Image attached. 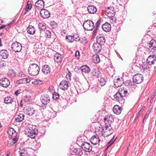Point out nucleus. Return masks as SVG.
Here are the masks:
<instances>
[{"instance_id":"nucleus-40","label":"nucleus","mask_w":156,"mask_h":156,"mask_svg":"<svg viewBox=\"0 0 156 156\" xmlns=\"http://www.w3.org/2000/svg\"><path fill=\"white\" fill-rule=\"evenodd\" d=\"M67 41L68 42H72L74 40V36L69 35L67 36L66 37Z\"/></svg>"},{"instance_id":"nucleus-3","label":"nucleus","mask_w":156,"mask_h":156,"mask_svg":"<svg viewBox=\"0 0 156 156\" xmlns=\"http://www.w3.org/2000/svg\"><path fill=\"white\" fill-rule=\"evenodd\" d=\"M7 132L9 135V137L12 139L11 144L13 145L18 141L17 133L14 129L12 128H9L7 131Z\"/></svg>"},{"instance_id":"nucleus-42","label":"nucleus","mask_w":156,"mask_h":156,"mask_svg":"<svg viewBox=\"0 0 156 156\" xmlns=\"http://www.w3.org/2000/svg\"><path fill=\"white\" fill-rule=\"evenodd\" d=\"M50 25L51 27L53 29H55L57 27V24L54 21L50 22Z\"/></svg>"},{"instance_id":"nucleus-37","label":"nucleus","mask_w":156,"mask_h":156,"mask_svg":"<svg viewBox=\"0 0 156 156\" xmlns=\"http://www.w3.org/2000/svg\"><path fill=\"white\" fill-rule=\"evenodd\" d=\"M4 101L6 104H10L13 101V99L12 97L7 96L4 98Z\"/></svg>"},{"instance_id":"nucleus-39","label":"nucleus","mask_w":156,"mask_h":156,"mask_svg":"<svg viewBox=\"0 0 156 156\" xmlns=\"http://www.w3.org/2000/svg\"><path fill=\"white\" fill-rule=\"evenodd\" d=\"M8 75L10 77H13L16 76V73L13 70L10 69L8 71Z\"/></svg>"},{"instance_id":"nucleus-28","label":"nucleus","mask_w":156,"mask_h":156,"mask_svg":"<svg viewBox=\"0 0 156 156\" xmlns=\"http://www.w3.org/2000/svg\"><path fill=\"white\" fill-rule=\"evenodd\" d=\"M122 109V108L117 105H115L113 108V112L117 115H119L121 113Z\"/></svg>"},{"instance_id":"nucleus-43","label":"nucleus","mask_w":156,"mask_h":156,"mask_svg":"<svg viewBox=\"0 0 156 156\" xmlns=\"http://www.w3.org/2000/svg\"><path fill=\"white\" fill-rule=\"evenodd\" d=\"M106 81L103 78H101L99 81V84L101 87L104 86L106 83Z\"/></svg>"},{"instance_id":"nucleus-62","label":"nucleus","mask_w":156,"mask_h":156,"mask_svg":"<svg viewBox=\"0 0 156 156\" xmlns=\"http://www.w3.org/2000/svg\"><path fill=\"white\" fill-rule=\"evenodd\" d=\"M73 3L75 5H77V0H73L72 1Z\"/></svg>"},{"instance_id":"nucleus-45","label":"nucleus","mask_w":156,"mask_h":156,"mask_svg":"<svg viewBox=\"0 0 156 156\" xmlns=\"http://www.w3.org/2000/svg\"><path fill=\"white\" fill-rule=\"evenodd\" d=\"M67 70L68 72L66 73V77L67 80H70L72 74L70 71L68 70V69H67Z\"/></svg>"},{"instance_id":"nucleus-11","label":"nucleus","mask_w":156,"mask_h":156,"mask_svg":"<svg viewBox=\"0 0 156 156\" xmlns=\"http://www.w3.org/2000/svg\"><path fill=\"white\" fill-rule=\"evenodd\" d=\"M79 70H80V72L81 71V73L83 76L85 74L89 73L90 71V69L89 67L86 65L82 66Z\"/></svg>"},{"instance_id":"nucleus-57","label":"nucleus","mask_w":156,"mask_h":156,"mask_svg":"<svg viewBox=\"0 0 156 156\" xmlns=\"http://www.w3.org/2000/svg\"><path fill=\"white\" fill-rule=\"evenodd\" d=\"M10 25V24H9L8 25H2V26L1 27H0V30L5 28V27H6L7 26H9Z\"/></svg>"},{"instance_id":"nucleus-18","label":"nucleus","mask_w":156,"mask_h":156,"mask_svg":"<svg viewBox=\"0 0 156 156\" xmlns=\"http://www.w3.org/2000/svg\"><path fill=\"white\" fill-rule=\"evenodd\" d=\"M155 55L154 54L152 55L149 56L147 59V64L150 65H151L154 64L156 60Z\"/></svg>"},{"instance_id":"nucleus-1","label":"nucleus","mask_w":156,"mask_h":156,"mask_svg":"<svg viewBox=\"0 0 156 156\" xmlns=\"http://www.w3.org/2000/svg\"><path fill=\"white\" fill-rule=\"evenodd\" d=\"M105 125V135L106 137H108L113 132L112 127L111 126V124L113 121V119L112 115H110L108 117L105 116L104 119Z\"/></svg>"},{"instance_id":"nucleus-30","label":"nucleus","mask_w":156,"mask_h":156,"mask_svg":"<svg viewBox=\"0 0 156 156\" xmlns=\"http://www.w3.org/2000/svg\"><path fill=\"white\" fill-rule=\"evenodd\" d=\"M102 28L104 31L106 32H109L111 30V25L109 23H105L102 25Z\"/></svg>"},{"instance_id":"nucleus-23","label":"nucleus","mask_w":156,"mask_h":156,"mask_svg":"<svg viewBox=\"0 0 156 156\" xmlns=\"http://www.w3.org/2000/svg\"><path fill=\"white\" fill-rule=\"evenodd\" d=\"M92 74L93 76L96 78H98L101 76V73L98 69H94L92 71Z\"/></svg>"},{"instance_id":"nucleus-19","label":"nucleus","mask_w":156,"mask_h":156,"mask_svg":"<svg viewBox=\"0 0 156 156\" xmlns=\"http://www.w3.org/2000/svg\"><path fill=\"white\" fill-rule=\"evenodd\" d=\"M114 85L117 87L121 86L124 83V81L122 78L121 79L119 78L115 79L114 80Z\"/></svg>"},{"instance_id":"nucleus-24","label":"nucleus","mask_w":156,"mask_h":156,"mask_svg":"<svg viewBox=\"0 0 156 156\" xmlns=\"http://www.w3.org/2000/svg\"><path fill=\"white\" fill-rule=\"evenodd\" d=\"M90 140L92 144L96 145L100 142V140L98 136L94 135L91 138Z\"/></svg>"},{"instance_id":"nucleus-27","label":"nucleus","mask_w":156,"mask_h":156,"mask_svg":"<svg viewBox=\"0 0 156 156\" xmlns=\"http://www.w3.org/2000/svg\"><path fill=\"white\" fill-rule=\"evenodd\" d=\"M62 56L59 53L55 54L54 56V60L58 63H61L62 60Z\"/></svg>"},{"instance_id":"nucleus-36","label":"nucleus","mask_w":156,"mask_h":156,"mask_svg":"<svg viewBox=\"0 0 156 156\" xmlns=\"http://www.w3.org/2000/svg\"><path fill=\"white\" fill-rule=\"evenodd\" d=\"M80 41V43L81 44V46L85 45L87 42V38L85 37H80L79 39V41Z\"/></svg>"},{"instance_id":"nucleus-33","label":"nucleus","mask_w":156,"mask_h":156,"mask_svg":"<svg viewBox=\"0 0 156 156\" xmlns=\"http://www.w3.org/2000/svg\"><path fill=\"white\" fill-rule=\"evenodd\" d=\"M1 56L4 59L7 58L9 55V53L7 51L2 50L0 51Z\"/></svg>"},{"instance_id":"nucleus-58","label":"nucleus","mask_w":156,"mask_h":156,"mask_svg":"<svg viewBox=\"0 0 156 156\" xmlns=\"http://www.w3.org/2000/svg\"><path fill=\"white\" fill-rule=\"evenodd\" d=\"M113 143L112 142V141L110 140L109 142H108V143L107 144V145L108 146V147H110L112 144Z\"/></svg>"},{"instance_id":"nucleus-60","label":"nucleus","mask_w":156,"mask_h":156,"mask_svg":"<svg viewBox=\"0 0 156 156\" xmlns=\"http://www.w3.org/2000/svg\"><path fill=\"white\" fill-rule=\"evenodd\" d=\"M23 73L21 71L19 72V73H17V75L19 76H22Z\"/></svg>"},{"instance_id":"nucleus-7","label":"nucleus","mask_w":156,"mask_h":156,"mask_svg":"<svg viewBox=\"0 0 156 156\" xmlns=\"http://www.w3.org/2000/svg\"><path fill=\"white\" fill-rule=\"evenodd\" d=\"M81 148L86 152H90L92 150L91 145L89 143L84 142L81 145Z\"/></svg>"},{"instance_id":"nucleus-8","label":"nucleus","mask_w":156,"mask_h":156,"mask_svg":"<svg viewBox=\"0 0 156 156\" xmlns=\"http://www.w3.org/2000/svg\"><path fill=\"white\" fill-rule=\"evenodd\" d=\"M11 48L15 52H20L22 50V46L20 43L16 41L12 44Z\"/></svg>"},{"instance_id":"nucleus-2","label":"nucleus","mask_w":156,"mask_h":156,"mask_svg":"<svg viewBox=\"0 0 156 156\" xmlns=\"http://www.w3.org/2000/svg\"><path fill=\"white\" fill-rule=\"evenodd\" d=\"M25 133L28 137L32 139H34L35 136L37 135L38 130L35 126H31L25 129L24 131Z\"/></svg>"},{"instance_id":"nucleus-56","label":"nucleus","mask_w":156,"mask_h":156,"mask_svg":"<svg viewBox=\"0 0 156 156\" xmlns=\"http://www.w3.org/2000/svg\"><path fill=\"white\" fill-rule=\"evenodd\" d=\"M66 30H62L61 32V34L62 36H64L66 34Z\"/></svg>"},{"instance_id":"nucleus-12","label":"nucleus","mask_w":156,"mask_h":156,"mask_svg":"<svg viewBox=\"0 0 156 156\" xmlns=\"http://www.w3.org/2000/svg\"><path fill=\"white\" fill-rule=\"evenodd\" d=\"M41 17L44 19L49 18L50 15V12L45 9H42L40 11Z\"/></svg>"},{"instance_id":"nucleus-44","label":"nucleus","mask_w":156,"mask_h":156,"mask_svg":"<svg viewBox=\"0 0 156 156\" xmlns=\"http://www.w3.org/2000/svg\"><path fill=\"white\" fill-rule=\"evenodd\" d=\"M34 147L35 150L38 149L41 146V144L40 142L34 143Z\"/></svg>"},{"instance_id":"nucleus-16","label":"nucleus","mask_w":156,"mask_h":156,"mask_svg":"<svg viewBox=\"0 0 156 156\" xmlns=\"http://www.w3.org/2000/svg\"><path fill=\"white\" fill-rule=\"evenodd\" d=\"M106 11L107 14V15L108 17L114 16L115 15V11L114 10L113 7L111 6L108 7Z\"/></svg>"},{"instance_id":"nucleus-50","label":"nucleus","mask_w":156,"mask_h":156,"mask_svg":"<svg viewBox=\"0 0 156 156\" xmlns=\"http://www.w3.org/2000/svg\"><path fill=\"white\" fill-rule=\"evenodd\" d=\"M29 2H27V8L26 9V12L27 11H28V10L27 9L30 10L31 9L32 7V5L30 3H29Z\"/></svg>"},{"instance_id":"nucleus-5","label":"nucleus","mask_w":156,"mask_h":156,"mask_svg":"<svg viewBox=\"0 0 156 156\" xmlns=\"http://www.w3.org/2000/svg\"><path fill=\"white\" fill-rule=\"evenodd\" d=\"M84 29L87 31H91L95 27L94 23L90 20L85 21L83 23Z\"/></svg>"},{"instance_id":"nucleus-59","label":"nucleus","mask_w":156,"mask_h":156,"mask_svg":"<svg viewBox=\"0 0 156 156\" xmlns=\"http://www.w3.org/2000/svg\"><path fill=\"white\" fill-rule=\"evenodd\" d=\"M79 152L78 155L79 156H81V154H83V152L80 148L79 149Z\"/></svg>"},{"instance_id":"nucleus-41","label":"nucleus","mask_w":156,"mask_h":156,"mask_svg":"<svg viewBox=\"0 0 156 156\" xmlns=\"http://www.w3.org/2000/svg\"><path fill=\"white\" fill-rule=\"evenodd\" d=\"M32 83L35 85H40L42 84L43 82L40 80H35L32 81Z\"/></svg>"},{"instance_id":"nucleus-6","label":"nucleus","mask_w":156,"mask_h":156,"mask_svg":"<svg viewBox=\"0 0 156 156\" xmlns=\"http://www.w3.org/2000/svg\"><path fill=\"white\" fill-rule=\"evenodd\" d=\"M149 47L148 50L152 54L156 55V41L154 40H151L149 43Z\"/></svg>"},{"instance_id":"nucleus-20","label":"nucleus","mask_w":156,"mask_h":156,"mask_svg":"<svg viewBox=\"0 0 156 156\" xmlns=\"http://www.w3.org/2000/svg\"><path fill=\"white\" fill-rule=\"evenodd\" d=\"M35 112V110L33 107L31 106H26L25 110V112L28 115H32Z\"/></svg>"},{"instance_id":"nucleus-35","label":"nucleus","mask_w":156,"mask_h":156,"mask_svg":"<svg viewBox=\"0 0 156 156\" xmlns=\"http://www.w3.org/2000/svg\"><path fill=\"white\" fill-rule=\"evenodd\" d=\"M93 62L95 63H98L100 62V58L99 56L97 54L93 55L92 58Z\"/></svg>"},{"instance_id":"nucleus-29","label":"nucleus","mask_w":156,"mask_h":156,"mask_svg":"<svg viewBox=\"0 0 156 156\" xmlns=\"http://www.w3.org/2000/svg\"><path fill=\"white\" fill-rule=\"evenodd\" d=\"M87 10L89 13L90 14L95 13L97 10L96 7L93 5H89L87 7Z\"/></svg>"},{"instance_id":"nucleus-10","label":"nucleus","mask_w":156,"mask_h":156,"mask_svg":"<svg viewBox=\"0 0 156 156\" xmlns=\"http://www.w3.org/2000/svg\"><path fill=\"white\" fill-rule=\"evenodd\" d=\"M9 80L7 78H2L0 79V85L6 88L9 85Z\"/></svg>"},{"instance_id":"nucleus-4","label":"nucleus","mask_w":156,"mask_h":156,"mask_svg":"<svg viewBox=\"0 0 156 156\" xmlns=\"http://www.w3.org/2000/svg\"><path fill=\"white\" fill-rule=\"evenodd\" d=\"M29 73L31 75L35 76L37 75L40 71V68L38 65L35 63L30 64L28 69Z\"/></svg>"},{"instance_id":"nucleus-38","label":"nucleus","mask_w":156,"mask_h":156,"mask_svg":"<svg viewBox=\"0 0 156 156\" xmlns=\"http://www.w3.org/2000/svg\"><path fill=\"white\" fill-rule=\"evenodd\" d=\"M38 26L40 31H44L46 29V26L45 24L44 23H39Z\"/></svg>"},{"instance_id":"nucleus-32","label":"nucleus","mask_w":156,"mask_h":156,"mask_svg":"<svg viewBox=\"0 0 156 156\" xmlns=\"http://www.w3.org/2000/svg\"><path fill=\"white\" fill-rule=\"evenodd\" d=\"M25 115L23 114L19 113L15 118V121L16 122H20L24 119Z\"/></svg>"},{"instance_id":"nucleus-34","label":"nucleus","mask_w":156,"mask_h":156,"mask_svg":"<svg viewBox=\"0 0 156 156\" xmlns=\"http://www.w3.org/2000/svg\"><path fill=\"white\" fill-rule=\"evenodd\" d=\"M35 30L34 26L30 25L27 28L28 33L31 34H33L35 33Z\"/></svg>"},{"instance_id":"nucleus-14","label":"nucleus","mask_w":156,"mask_h":156,"mask_svg":"<svg viewBox=\"0 0 156 156\" xmlns=\"http://www.w3.org/2000/svg\"><path fill=\"white\" fill-rule=\"evenodd\" d=\"M114 97L115 100L122 105L125 102V99L120 95V94L118 93L117 92L115 94Z\"/></svg>"},{"instance_id":"nucleus-31","label":"nucleus","mask_w":156,"mask_h":156,"mask_svg":"<svg viewBox=\"0 0 156 156\" xmlns=\"http://www.w3.org/2000/svg\"><path fill=\"white\" fill-rule=\"evenodd\" d=\"M19 152L20 156H26L27 154V149L22 147H20Z\"/></svg>"},{"instance_id":"nucleus-21","label":"nucleus","mask_w":156,"mask_h":156,"mask_svg":"<svg viewBox=\"0 0 156 156\" xmlns=\"http://www.w3.org/2000/svg\"><path fill=\"white\" fill-rule=\"evenodd\" d=\"M44 5V2L43 0H38L35 3L36 7L38 9H42Z\"/></svg>"},{"instance_id":"nucleus-55","label":"nucleus","mask_w":156,"mask_h":156,"mask_svg":"<svg viewBox=\"0 0 156 156\" xmlns=\"http://www.w3.org/2000/svg\"><path fill=\"white\" fill-rule=\"evenodd\" d=\"M0 66L2 67H3L6 66L5 62L3 61L0 62Z\"/></svg>"},{"instance_id":"nucleus-64","label":"nucleus","mask_w":156,"mask_h":156,"mask_svg":"<svg viewBox=\"0 0 156 156\" xmlns=\"http://www.w3.org/2000/svg\"><path fill=\"white\" fill-rule=\"evenodd\" d=\"M20 90H17L15 92V94L16 96H18L19 94H20V92H19L20 91Z\"/></svg>"},{"instance_id":"nucleus-15","label":"nucleus","mask_w":156,"mask_h":156,"mask_svg":"<svg viewBox=\"0 0 156 156\" xmlns=\"http://www.w3.org/2000/svg\"><path fill=\"white\" fill-rule=\"evenodd\" d=\"M69 84L68 82L66 80H63L61 81L59 85L60 88L64 91L67 90Z\"/></svg>"},{"instance_id":"nucleus-25","label":"nucleus","mask_w":156,"mask_h":156,"mask_svg":"<svg viewBox=\"0 0 156 156\" xmlns=\"http://www.w3.org/2000/svg\"><path fill=\"white\" fill-rule=\"evenodd\" d=\"M97 43L102 45L104 44L105 42V37L103 36H98L96 39Z\"/></svg>"},{"instance_id":"nucleus-53","label":"nucleus","mask_w":156,"mask_h":156,"mask_svg":"<svg viewBox=\"0 0 156 156\" xmlns=\"http://www.w3.org/2000/svg\"><path fill=\"white\" fill-rule=\"evenodd\" d=\"M144 108H141L140 111L138 112L136 115V117H138L140 116V114L144 110Z\"/></svg>"},{"instance_id":"nucleus-49","label":"nucleus","mask_w":156,"mask_h":156,"mask_svg":"<svg viewBox=\"0 0 156 156\" xmlns=\"http://www.w3.org/2000/svg\"><path fill=\"white\" fill-rule=\"evenodd\" d=\"M101 20H99L95 24V29H98L100 25L101 24Z\"/></svg>"},{"instance_id":"nucleus-48","label":"nucleus","mask_w":156,"mask_h":156,"mask_svg":"<svg viewBox=\"0 0 156 156\" xmlns=\"http://www.w3.org/2000/svg\"><path fill=\"white\" fill-rule=\"evenodd\" d=\"M45 34L48 38H50L51 36V32L48 30H46L45 32Z\"/></svg>"},{"instance_id":"nucleus-22","label":"nucleus","mask_w":156,"mask_h":156,"mask_svg":"<svg viewBox=\"0 0 156 156\" xmlns=\"http://www.w3.org/2000/svg\"><path fill=\"white\" fill-rule=\"evenodd\" d=\"M101 45L97 43L93 44V48L96 53H99L101 51L102 48Z\"/></svg>"},{"instance_id":"nucleus-61","label":"nucleus","mask_w":156,"mask_h":156,"mask_svg":"<svg viewBox=\"0 0 156 156\" xmlns=\"http://www.w3.org/2000/svg\"><path fill=\"white\" fill-rule=\"evenodd\" d=\"M151 111V110L150 109H149L148 110L147 112L146 115L147 116H149V114L150 113Z\"/></svg>"},{"instance_id":"nucleus-46","label":"nucleus","mask_w":156,"mask_h":156,"mask_svg":"<svg viewBox=\"0 0 156 156\" xmlns=\"http://www.w3.org/2000/svg\"><path fill=\"white\" fill-rule=\"evenodd\" d=\"M53 98L54 99L57 100L59 98V95L56 92H54L53 94Z\"/></svg>"},{"instance_id":"nucleus-52","label":"nucleus","mask_w":156,"mask_h":156,"mask_svg":"<svg viewBox=\"0 0 156 156\" xmlns=\"http://www.w3.org/2000/svg\"><path fill=\"white\" fill-rule=\"evenodd\" d=\"M97 29H95L92 32V38H94L96 35V34L98 32Z\"/></svg>"},{"instance_id":"nucleus-17","label":"nucleus","mask_w":156,"mask_h":156,"mask_svg":"<svg viewBox=\"0 0 156 156\" xmlns=\"http://www.w3.org/2000/svg\"><path fill=\"white\" fill-rule=\"evenodd\" d=\"M118 93L120 94V95L123 97H126L128 96L129 93L126 89L123 88H120L119 89L118 91L117 92Z\"/></svg>"},{"instance_id":"nucleus-47","label":"nucleus","mask_w":156,"mask_h":156,"mask_svg":"<svg viewBox=\"0 0 156 156\" xmlns=\"http://www.w3.org/2000/svg\"><path fill=\"white\" fill-rule=\"evenodd\" d=\"M109 17L111 18L110 20V22L111 23H116V18L115 16H112L111 17Z\"/></svg>"},{"instance_id":"nucleus-54","label":"nucleus","mask_w":156,"mask_h":156,"mask_svg":"<svg viewBox=\"0 0 156 156\" xmlns=\"http://www.w3.org/2000/svg\"><path fill=\"white\" fill-rule=\"evenodd\" d=\"M80 86H79V87H82V84H81V83H80ZM80 92L81 93L84 92H85L84 89L82 87H81V88H80Z\"/></svg>"},{"instance_id":"nucleus-13","label":"nucleus","mask_w":156,"mask_h":156,"mask_svg":"<svg viewBox=\"0 0 156 156\" xmlns=\"http://www.w3.org/2000/svg\"><path fill=\"white\" fill-rule=\"evenodd\" d=\"M40 99L42 103L44 105H46L49 103L50 101L49 96L48 94L41 95Z\"/></svg>"},{"instance_id":"nucleus-51","label":"nucleus","mask_w":156,"mask_h":156,"mask_svg":"<svg viewBox=\"0 0 156 156\" xmlns=\"http://www.w3.org/2000/svg\"><path fill=\"white\" fill-rule=\"evenodd\" d=\"M30 99V97L29 95H26L24 97L23 100L25 102H27L29 101Z\"/></svg>"},{"instance_id":"nucleus-26","label":"nucleus","mask_w":156,"mask_h":156,"mask_svg":"<svg viewBox=\"0 0 156 156\" xmlns=\"http://www.w3.org/2000/svg\"><path fill=\"white\" fill-rule=\"evenodd\" d=\"M42 71L44 74H48L50 73L51 69L48 65H45L42 66Z\"/></svg>"},{"instance_id":"nucleus-9","label":"nucleus","mask_w":156,"mask_h":156,"mask_svg":"<svg viewBox=\"0 0 156 156\" xmlns=\"http://www.w3.org/2000/svg\"><path fill=\"white\" fill-rule=\"evenodd\" d=\"M133 81L136 84H139L141 83L143 80V76L140 74H135L133 77Z\"/></svg>"},{"instance_id":"nucleus-63","label":"nucleus","mask_w":156,"mask_h":156,"mask_svg":"<svg viewBox=\"0 0 156 156\" xmlns=\"http://www.w3.org/2000/svg\"><path fill=\"white\" fill-rule=\"evenodd\" d=\"M155 96V94H153V95H152L151 96V101H153V98H154Z\"/></svg>"}]
</instances>
